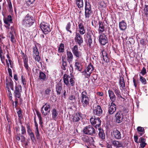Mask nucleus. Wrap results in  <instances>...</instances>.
<instances>
[{"mask_svg":"<svg viewBox=\"0 0 148 148\" xmlns=\"http://www.w3.org/2000/svg\"><path fill=\"white\" fill-rule=\"evenodd\" d=\"M34 58L36 61H37L38 62L40 63V64H41V62H40V58L39 56V54L34 55Z\"/></svg>","mask_w":148,"mask_h":148,"instance_id":"8fccbe9b","label":"nucleus"},{"mask_svg":"<svg viewBox=\"0 0 148 148\" xmlns=\"http://www.w3.org/2000/svg\"><path fill=\"white\" fill-rule=\"evenodd\" d=\"M116 106L114 103L111 102L110 107L108 108V112L110 114H113L116 111Z\"/></svg>","mask_w":148,"mask_h":148,"instance_id":"a211bd4d","label":"nucleus"},{"mask_svg":"<svg viewBox=\"0 0 148 148\" xmlns=\"http://www.w3.org/2000/svg\"><path fill=\"white\" fill-rule=\"evenodd\" d=\"M29 136L30 137L31 140H32V141L34 142V141L35 140V138L34 133H33L32 134H29Z\"/></svg>","mask_w":148,"mask_h":148,"instance_id":"13d9d810","label":"nucleus"},{"mask_svg":"<svg viewBox=\"0 0 148 148\" xmlns=\"http://www.w3.org/2000/svg\"><path fill=\"white\" fill-rule=\"evenodd\" d=\"M51 114L52 119L55 121H57L58 119V112L56 108L52 110Z\"/></svg>","mask_w":148,"mask_h":148,"instance_id":"aec40b11","label":"nucleus"},{"mask_svg":"<svg viewBox=\"0 0 148 148\" xmlns=\"http://www.w3.org/2000/svg\"><path fill=\"white\" fill-rule=\"evenodd\" d=\"M85 69L87 72L91 73L94 69V67L91 63H90Z\"/></svg>","mask_w":148,"mask_h":148,"instance_id":"72a5a7b5","label":"nucleus"},{"mask_svg":"<svg viewBox=\"0 0 148 148\" xmlns=\"http://www.w3.org/2000/svg\"><path fill=\"white\" fill-rule=\"evenodd\" d=\"M35 0H28L27 1V3L28 5H30V4L33 3Z\"/></svg>","mask_w":148,"mask_h":148,"instance_id":"e2e57ef3","label":"nucleus"},{"mask_svg":"<svg viewBox=\"0 0 148 148\" xmlns=\"http://www.w3.org/2000/svg\"><path fill=\"white\" fill-rule=\"evenodd\" d=\"M99 42L100 43L103 45H105L107 42V38L104 34H101L99 37Z\"/></svg>","mask_w":148,"mask_h":148,"instance_id":"f3484780","label":"nucleus"},{"mask_svg":"<svg viewBox=\"0 0 148 148\" xmlns=\"http://www.w3.org/2000/svg\"><path fill=\"white\" fill-rule=\"evenodd\" d=\"M119 28L122 31L125 30L127 28V25L126 22L124 20H122L119 23Z\"/></svg>","mask_w":148,"mask_h":148,"instance_id":"393cba45","label":"nucleus"},{"mask_svg":"<svg viewBox=\"0 0 148 148\" xmlns=\"http://www.w3.org/2000/svg\"><path fill=\"white\" fill-rule=\"evenodd\" d=\"M86 42L88 46L90 48H92L93 46L92 39L93 36L91 32H88L86 35Z\"/></svg>","mask_w":148,"mask_h":148,"instance_id":"1a4fd4ad","label":"nucleus"},{"mask_svg":"<svg viewBox=\"0 0 148 148\" xmlns=\"http://www.w3.org/2000/svg\"><path fill=\"white\" fill-rule=\"evenodd\" d=\"M85 19L86 20H88L89 18L92 14V11L90 4L86 0L85 1Z\"/></svg>","mask_w":148,"mask_h":148,"instance_id":"7ed1b4c3","label":"nucleus"},{"mask_svg":"<svg viewBox=\"0 0 148 148\" xmlns=\"http://www.w3.org/2000/svg\"><path fill=\"white\" fill-rule=\"evenodd\" d=\"M112 135L116 139H118L121 138V133L117 130H114L112 133Z\"/></svg>","mask_w":148,"mask_h":148,"instance_id":"b1692460","label":"nucleus"},{"mask_svg":"<svg viewBox=\"0 0 148 148\" xmlns=\"http://www.w3.org/2000/svg\"><path fill=\"white\" fill-rule=\"evenodd\" d=\"M8 86L9 87H10L11 89L13 90H14V86L13 83L11 79H10V81H8Z\"/></svg>","mask_w":148,"mask_h":148,"instance_id":"09e8293b","label":"nucleus"},{"mask_svg":"<svg viewBox=\"0 0 148 148\" xmlns=\"http://www.w3.org/2000/svg\"><path fill=\"white\" fill-rule=\"evenodd\" d=\"M9 37L10 38V40L13 43H14L16 42V40L14 38L13 32H10Z\"/></svg>","mask_w":148,"mask_h":148,"instance_id":"e433bc0d","label":"nucleus"},{"mask_svg":"<svg viewBox=\"0 0 148 148\" xmlns=\"http://www.w3.org/2000/svg\"><path fill=\"white\" fill-rule=\"evenodd\" d=\"M140 81L144 85L146 84L147 81L146 79L142 76L140 75Z\"/></svg>","mask_w":148,"mask_h":148,"instance_id":"49530a36","label":"nucleus"},{"mask_svg":"<svg viewBox=\"0 0 148 148\" xmlns=\"http://www.w3.org/2000/svg\"><path fill=\"white\" fill-rule=\"evenodd\" d=\"M112 89L116 95L118 99L121 98L123 99H125L121 96V92L117 87H113Z\"/></svg>","mask_w":148,"mask_h":148,"instance_id":"412c9836","label":"nucleus"},{"mask_svg":"<svg viewBox=\"0 0 148 148\" xmlns=\"http://www.w3.org/2000/svg\"><path fill=\"white\" fill-rule=\"evenodd\" d=\"M24 66L26 70L28 72L29 71V68L28 64V59L27 58H25L24 60Z\"/></svg>","mask_w":148,"mask_h":148,"instance_id":"ea45409f","label":"nucleus"},{"mask_svg":"<svg viewBox=\"0 0 148 148\" xmlns=\"http://www.w3.org/2000/svg\"><path fill=\"white\" fill-rule=\"evenodd\" d=\"M38 118L39 120H41V119H42V118L41 116V114L40 112L38 111H37L36 112Z\"/></svg>","mask_w":148,"mask_h":148,"instance_id":"bf43d9fd","label":"nucleus"},{"mask_svg":"<svg viewBox=\"0 0 148 148\" xmlns=\"http://www.w3.org/2000/svg\"><path fill=\"white\" fill-rule=\"evenodd\" d=\"M81 116L79 114H77L73 116V119L72 121L74 122H78L81 119Z\"/></svg>","mask_w":148,"mask_h":148,"instance_id":"2f4dec72","label":"nucleus"},{"mask_svg":"<svg viewBox=\"0 0 148 148\" xmlns=\"http://www.w3.org/2000/svg\"><path fill=\"white\" fill-rule=\"evenodd\" d=\"M64 45L63 43H61L58 47V51L59 53H63L64 51Z\"/></svg>","mask_w":148,"mask_h":148,"instance_id":"58836bf2","label":"nucleus"},{"mask_svg":"<svg viewBox=\"0 0 148 148\" xmlns=\"http://www.w3.org/2000/svg\"><path fill=\"white\" fill-rule=\"evenodd\" d=\"M35 133L37 138L38 139L39 138L40 135L38 131V127H36V129L35 130Z\"/></svg>","mask_w":148,"mask_h":148,"instance_id":"de8ad7c7","label":"nucleus"},{"mask_svg":"<svg viewBox=\"0 0 148 148\" xmlns=\"http://www.w3.org/2000/svg\"><path fill=\"white\" fill-rule=\"evenodd\" d=\"M62 86V85L60 83H58L56 86V91L58 95H60L61 93Z\"/></svg>","mask_w":148,"mask_h":148,"instance_id":"cd10ccee","label":"nucleus"},{"mask_svg":"<svg viewBox=\"0 0 148 148\" xmlns=\"http://www.w3.org/2000/svg\"><path fill=\"white\" fill-rule=\"evenodd\" d=\"M39 79L42 81H46L47 78L46 74L42 71L39 73Z\"/></svg>","mask_w":148,"mask_h":148,"instance_id":"c85d7f7f","label":"nucleus"},{"mask_svg":"<svg viewBox=\"0 0 148 148\" xmlns=\"http://www.w3.org/2000/svg\"><path fill=\"white\" fill-rule=\"evenodd\" d=\"M71 77L67 75L66 74H64V83L67 85L69 84V78H70Z\"/></svg>","mask_w":148,"mask_h":148,"instance_id":"c9c22d12","label":"nucleus"},{"mask_svg":"<svg viewBox=\"0 0 148 148\" xmlns=\"http://www.w3.org/2000/svg\"><path fill=\"white\" fill-rule=\"evenodd\" d=\"M144 11L145 15L148 17V5H145Z\"/></svg>","mask_w":148,"mask_h":148,"instance_id":"3c124183","label":"nucleus"},{"mask_svg":"<svg viewBox=\"0 0 148 148\" xmlns=\"http://www.w3.org/2000/svg\"><path fill=\"white\" fill-rule=\"evenodd\" d=\"M69 82L72 86H73L74 85L75 83L74 80H73V79L72 77L70 78L69 79Z\"/></svg>","mask_w":148,"mask_h":148,"instance_id":"052dcab7","label":"nucleus"},{"mask_svg":"<svg viewBox=\"0 0 148 148\" xmlns=\"http://www.w3.org/2000/svg\"><path fill=\"white\" fill-rule=\"evenodd\" d=\"M83 132L85 134L92 136L97 134V132L94 128L90 125L85 127L84 129Z\"/></svg>","mask_w":148,"mask_h":148,"instance_id":"39448f33","label":"nucleus"},{"mask_svg":"<svg viewBox=\"0 0 148 148\" xmlns=\"http://www.w3.org/2000/svg\"><path fill=\"white\" fill-rule=\"evenodd\" d=\"M73 54L70 51H67L66 55L67 58L66 60L69 63L71 62L73 60Z\"/></svg>","mask_w":148,"mask_h":148,"instance_id":"a878e982","label":"nucleus"},{"mask_svg":"<svg viewBox=\"0 0 148 148\" xmlns=\"http://www.w3.org/2000/svg\"><path fill=\"white\" fill-rule=\"evenodd\" d=\"M40 27L43 33L45 34H47L51 31L49 24L47 23H41L40 24Z\"/></svg>","mask_w":148,"mask_h":148,"instance_id":"6e6552de","label":"nucleus"},{"mask_svg":"<svg viewBox=\"0 0 148 148\" xmlns=\"http://www.w3.org/2000/svg\"><path fill=\"white\" fill-rule=\"evenodd\" d=\"M15 103V107H16L18 106V99L17 98H15V101L14 102Z\"/></svg>","mask_w":148,"mask_h":148,"instance_id":"338daca9","label":"nucleus"},{"mask_svg":"<svg viewBox=\"0 0 148 148\" xmlns=\"http://www.w3.org/2000/svg\"><path fill=\"white\" fill-rule=\"evenodd\" d=\"M139 140H140L141 143H145L146 139L145 138L141 137L140 138Z\"/></svg>","mask_w":148,"mask_h":148,"instance_id":"774afa93","label":"nucleus"},{"mask_svg":"<svg viewBox=\"0 0 148 148\" xmlns=\"http://www.w3.org/2000/svg\"><path fill=\"white\" fill-rule=\"evenodd\" d=\"M22 81L24 85L26 84V81L25 79L24 78L22 75L21 76Z\"/></svg>","mask_w":148,"mask_h":148,"instance_id":"69168bd1","label":"nucleus"},{"mask_svg":"<svg viewBox=\"0 0 148 148\" xmlns=\"http://www.w3.org/2000/svg\"><path fill=\"white\" fill-rule=\"evenodd\" d=\"M138 133L142 136L145 133V130L144 128L140 126L138 127L137 128Z\"/></svg>","mask_w":148,"mask_h":148,"instance_id":"473e14b6","label":"nucleus"},{"mask_svg":"<svg viewBox=\"0 0 148 148\" xmlns=\"http://www.w3.org/2000/svg\"><path fill=\"white\" fill-rule=\"evenodd\" d=\"M98 24L99 25V28L98 30L99 33V34L101 33V34L106 29L105 27V23L104 22L99 21V22Z\"/></svg>","mask_w":148,"mask_h":148,"instance_id":"6ab92c4d","label":"nucleus"},{"mask_svg":"<svg viewBox=\"0 0 148 148\" xmlns=\"http://www.w3.org/2000/svg\"><path fill=\"white\" fill-rule=\"evenodd\" d=\"M8 80L7 79L6 80V81H5L6 88L7 89V90L8 91V92H9V93H11V92L10 91V89L8 86Z\"/></svg>","mask_w":148,"mask_h":148,"instance_id":"6e6d98bb","label":"nucleus"},{"mask_svg":"<svg viewBox=\"0 0 148 148\" xmlns=\"http://www.w3.org/2000/svg\"><path fill=\"white\" fill-rule=\"evenodd\" d=\"M75 66H80L83 62V58L76 59Z\"/></svg>","mask_w":148,"mask_h":148,"instance_id":"f704fd0d","label":"nucleus"},{"mask_svg":"<svg viewBox=\"0 0 148 148\" xmlns=\"http://www.w3.org/2000/svg\"><path fill=\"white\" fill-rule=\"evenodd\" d=\"M81 35L78 32H76L75 37V40L76 43L80 46L83 42V38Z\"/></svg>","mask_w":148,"mask_h":148,"instance_id":"f8f14e48","label":"nucleus"},{"mask_svg":"<svg viewBox=\"0 0 148 148\" xmlns=\"http://www.w3.org/2000/svg\"><path fill=\"white\" fill-rule=\"evenodd\" d=\"M123 113L122 111H119L116 114L115 117L116 118V122L117 123H120L122 122L123 117Z\"/></svg>","mask_w":148,"mask_h":148,"instance_id":"4468645a","label":"nucleus"},{"mask_svg":"<svg viewBox=\"0 0 148 148\" xmlns=\"http://www.w3.org/2000/svg\"><path fill=\"white\" fill-rule=\"evenodd\" d=\"M21 134L23 135L26 133V131L25 127L23 125L21 126Z\"/></svg>","mask_w":148,"mask_h":148,"instance_id":"864d4df0","label":"nucleus"},{"mask_svg":"<svg viewBox=\"0 0 148 148\" xmlns=\"http://www.w3.org/2000/svg\"><path fill=\"white\" fill-rule=\"evenodd\" d=\"M22 91V87L20 85H18L16 86L15 89L14 91V96L15 98H20Z\"/></svg>","mask_w":148,"mask_h":148,"instance_id":"ddd939ff","label":"nucleus"},{"mask_svg":"<svg viewBox=\"0 0 148 148\" xmlns=\"http://www.w3.org/2000/svg\"><path fill=\"white\" fill-rule=\"evenodd\" d=\"M51 91V89L49 88L45 89V90L41 93L42 95H44L45 96H47L49 97L50 95V93Z\"/></svg>","mask_w":148,"mask_h":148,"instance_id":"7c9ffc66","label":"nucleus"},{"mask_svg":"<svg viewBox=\"0 0 148 148\" xmlns=\"http://www.w3.org/2000/svg\"><path fill=\"white\" fill-rule=\"evenodd\" d=\"M109 96L110 97L112 102L113 103L115 101L116 96L115 95L113 91L111 90H108Z\"/></svg>","mask_w":148,"mask_h":148,"instance_id":"4be33fe9","label":"nucleus"},{"mask_svg":"<svg viewBox=\"0 0 148 148\" xmlns=\"http://www.w3.org/2000/svg\"><path fill=\"white\" fill-rule=\"evenodd\" d=\"M81 73L82 75H84V77L86 78H89L91 74L90 72H87V71L86 70V69L82 71Z\"/></svg>","mask_w":148,"mask_h":148,"instance_id":"4c0bfd02","label":"nucleus"},{"mask_svg":"<svg viewBox=\"0 0 148 148\" xmlns=\"http://www.w3.org/2000/svg\"><path fill=\"white\" fill-rule=\"evenodd\" d=\"M69 99L71 101H73V100H75V97L74 96L71 95H70L69 97Z\"/></svg>","mask_w":148,"mask_h":148,"instance_id":"680f3d73","label":"nucleus"},{"mask_svg":"<svg viewBox=\"0 0 148 148\" xmlns=\"http://www.w3.org/2000/svg\"><path fill=\"white\" fill-rule=\"evenodd\" d=\"M90 97L87 95V93L85 90L83 91L80 97V103L84 108H86L89 104Z\"/></svg>","mask_w":148,"mask_h":148,"instance_id":"f257e3e1","label":"nucleus"},{"mask_svg":"<svg viewBox=\"0 0 148 148\" xmlns=\"http://www.w3.org/2000/svg\"><path fill=\"white\" fill-rule=\"evenodd\" d=\"M92 108L94 114L98 116H100L102 115L103 110L100 106L94 104Z\"/></svg>","mask_w":148,"mask_h":148,"instance_id":"0eeeda50","label":"nucleus"},{"mask_svg":"<svg viewBox=\"0 0 148 148\" xmlns=\"http://www.w3.org/2000/svg\"><path fill=\"white\" fill-rule=\"evenodd\" d=\"M34 20L33 16L27 14L23 20L22 23L23 25L27 27H30L34 23Z\"/></svg>","mask_w":148,"mask_h":148,"instance_id":"f03ea898","label":"nucleus"},{"mask_svg":"<svg viewBox=\"0 0 148 148\" xmlns=\"http://www.w3.org/2000/svg\"><path fill=\"white\" fill-rule=\"evenodd\" d=\"M18 116L19 118H21L22 116V112L21 109L20 108L19 110L17 112Z\"/></svg>","mask_w":148,"mask_h":148,"instance_id":"4d7b16f0","label":"nucleus"},{"mask_svg":"<svg viewBox=\"0 0 148 148\" xmlns=\"http://www.w3.org/2000/svg\"><path fill=\"white\" fill-rule=\"evenodd\" d=\"M4 23L7 25L6 27H8L10 25L9 23H10L12 21V17L10 15H8L7 17L3 18Z\"/></svg>","mask_w":148,"mask_h":148,"instance_id":"bb28decb","label":"nucleus"},{"mask_svg":"<svg viewBox=\"0 0 148 148\" xmlns=\"http://www.w3.org/2000/svg\"><path fill=\"white\" fill-rule=\"evenodd\" d=\"M112 143L114 146L116 147H120L122 146V144L121 142L116 140H114Z\"/></svg>","mask_w":148,"mask_h":148,"instance_id":"37998d69","label":"nucleus"},{"mask_svg":"<svg viewBox=\"0 0 148 148\" xmlns=\"http://www.w3.org/2000/svg\"><path fill=\"white\" fill-rule=\"evenodd\" d=\"M90 122L91 125H94L96 128L100 127L101 121L100 118L96 117L95 116H92L90 119Z\"/></svg>","mask_w":148,"mask_h":148,"instance_id":"423d86ee","label":"nucleus"},{"mask_svg":"<svg viewBox=\"0 0 148 148\" xmlns=\"http://www.w3.org/2000/svg\"><path fill=\"white\" fill-rule=\"evenodd\" d=\"M50 105L47 104V103H45L41 108V112L44 116L47 115L50 111Z\"/></svg>","mask_w":148,"mask_h":148,"instance_id":"9d476101","label":"nucleus"},{"mask_svg":"<svg viewBox=\"0 0 148 148\" xmlns=\"http://www.w3.org/2000/svg\"><path fill=\"white\" fill-rule=\"evenodd\" d=\"M98 130L99 131L98 134L99 138L102 139V140L101 141V142H99V144L102 147H103L104 146L103 143H104L105 134L103 130L101 128H98Z\"/></svg>","mask_w":148,"mask_h":148,"instance_id":"9b49d317","label":"nucleus"},{"mask_svg":"<svg viewBox=\"0 0 148 148\" xmlns=\"http://www.w3.org/2000/svg\"><path fill=\"white\" fill-rule=\"evenodd\" d=\"M119 85L120 89L121 90L125 89V85L123 77H121L119 79Z\"/></svg>","mask_w":148,"mask_h":148,"instance_id":"5701e85b","label":"nucleus"},{"mask_svg":"<svg viewBox=\"0 0 148 148\" xmlns=\"http://www.w3.org/2000/svg\"><path fill=\"white\" fill-rule=\"evenodd\" d=\"M67 66L66 62L64 61L63 59L62 60V63L61 66V69L64 70H65L66 69V67Z\"/></svg>","mask_w":148,"mask_h":148,"instance_id":"c03bdc74","label":"nucleus"},{"mask_svg":"<svg viewBox=\"0 0 148 148\" xmlns=\"http://www.w3.org/2000/svg\"><path fill=\"white\" fill-rule=\"evenodd\" d=\"M66 30L69 32L70 33H72V31H74L75 29L74 23L71 21V23L69 22L66 27Z\"/></svg>","mask_w":148,"mask_h":148,"instance_id":"dca6fc26","label":"nucleus"},{"mask_svg":"<svg viewBox=\"0 0 148 148\" xmlns=\"http://www.w3.org/2000/svg\"><path fill=\"white\" fill-rule=\"evenodd\" d=\"M79 29V33L80 34L83 35L85 33V30L83 24L82 23H80L78 25Z\"/></svg>","mask_w":148,"mask_h":148,"instance_id":"c756f323","label":"nucleus"},{"mask_svg":"<svg viewBox=\"0 0 148 148\" xmlns=\"http://www.w3.org/2000/svg\"><path fill=\"white\" fill-rule=\"evenodd\" d=\"M8 73L10 77H12V70L11 69L9 68V67L8 68Z\"/></svg>","mask_w":148,"mask_h":148,"instance_id":"0e129e2a","label":"nucleus"},{"mask_svg":"<svg viewBox=\"0 0 148 148\" xmlns=\"http://www.w3.org/2000/svg\"><path fill=\"white\" fill-rule=\"evenodd\" d=\"M0 58L1 60V62L4 64H5V56L3 55V54H0Z\"/></svg>","mask_w":148,"mask_h":148,"instance_id":"5fc2aeb1","label":"nucleus"},{"mask_svg":"<svg viewBox=\"0 0 148 148\" xmlns=\"http://www.w3.org/2000/svg\"><path fill=\"white\" fill-rule=\"evenodd\" d=\"M33 53L34 55H37L39 54V52L38 51V49L36 45L33 48Z\"/></svg>","mask_w":148,"mask_h":148,"instance_id":"a18cd8bd","label":"nucleus"},{"mask_svg":"<svg viewBox=\"0 0 148 148\" xmlns=\"http://www.w3.org/2000/svg\"><path fill=\"white\" fill-rule=\"evenodd\" d=\"M143 76H144L147 73L146 69L145 67H143L140 72Z\"/></svg>","mask_w":148,"mask_h":148,"instance_id":"603ef678","label":"nucleus"},{"mask_svg":"<svg viewBox=\"0 0 148 148\" xmlns=\"http://www.w3.org/2000/svg\"><path fill=\"white\" fill-rule=\"evenodd\" d=\"M76 3L79 8L83 7V2L82 0H76Z\"/></svg>","mask_w":148,"mask_h":148,"instance_id":"79ce46f5","label":"nucleus"},{"mask_svg":"<svg viewBox=\"0 0 148 148\" xmlns=\"http://www.w3.org/2000/svg\"><path fill=\"white\" fill-rule=\"evenodd\" d=\"M71 49L73 55L76 59L83 58L82 57V53L79 50L77 45H75L73 47L71 48Z\"/></svg>","mask_w":148,"mask_h":148,"instance_id":"20e7f679","label":"nucleus"},{"mask_svg":"<svg viewBox=\"0 0 148 148\" xmlns=\"http://www.w3.org/2000/svg\"><path fill=\"white\" fill-rule=\"evenodd\" d=\"M82 138L84 142H86L87 143L90 140H92V142L94 141V138L92 137L89 138L87 136H83Z\"/></svg>","mask_w":148,"mask_h":148,"instance_id":"a19ab883","label":"nucleus"},{"mask_svg":"<svg viewBox=\"0 0 148 148\" xmlns=\"http://www.w3.org/2000/svg\"><path fill=\"white\" fill-rule=\"evenodd\" d=\"M103 60L106 62H109V51L107 50H104L101 52Z\"/></svg>","mask_w":148,"mask_h":148,"instance_id":"2eb2a0df","label":"nucleus"}]
</instances>
